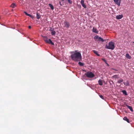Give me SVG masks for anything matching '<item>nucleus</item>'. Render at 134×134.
Returning a JSON list of instances; mask_svg holds the SVG:
<instances>
[{"label": "nucleus", "instance_id": "17", "mask_svg": "<svg viewBox=\"0 0 134 134\" xmlns=\"http://www.w3.org/2000/svg\"><path fill=\"white\" fill-rule=\"evenodd\" d=\"M93 52L94 53L96 54L98 56H100V55L98 54L96 50H93Z\"/></svg>", "mask_w": 134, "mask_h": 134}, {"label": "nucleus", "instance_id": "29", "mask_svg": "<svg viewBox=\"0 0 134 134\" xmlns=\"http://www.w3.org/2000/svg\"><path fill=\"white\" fill-rule=\"evenodd\" d=\"M102 59L105 63L107 62V61L104 59Z\"/></svg>", "mask_w": 134, "mask_h": 134}, {"label": "nucleus", "instance_id": "34", "mask_svg": "<svg viewBox=\"0 0 134 134\" xmlns=\"http://www.w3.org/2000/svg\"><path fill=\"white\" fill-rule=\"evenodd\" d=\"M107 66H109V65L108 63L107 64Z\"/></svg>", "mask_w": 134, "mask_h": 134}, {"label": "nucleus", "instance_id": "10", "mask_svg": "<svg viewBox=\"0 0 134 134\" xmlns=\"http://www.w3.org/2000/svg\"><path fill=\"white\" fill-rule=\"evenodd\" d=\"M123 17L122 15H118L116 16V18L117 19H121Z\"/></svg>", "mask_w": 134, "mask_h": 134}, {"label": "nucleus", "instance_id": "13", "mask_svg": "<svg viewBox=\"0 0 134 134\" xmlns=\"http://www.w3.org/2000/svg\"><path fill=\"white\" fill-rule=\"evenodd\" d=\"M126 57L127 58L130 59H131V56L128 53H127L126 54Z\"/></svg>", "mask_w": 134, "mask_h": 134}, {"label": "nucleus", "instance_id": "18", "mask_svg": "<svg viewBox=\"0 0 134 134\" xmlns=\"http://www.w3.org/2000/svg\"><path fill=\"white\" fill-rule=\"evenodd\" d=\"M44 40L46 42H48V38L46 37H44Z\"/></svg>", "mask_w": 134, "mask_h": 134}, {"label": "nucleus", "instance_id": "5", "mask_svg": "<svg viewBox=\"0 0 134 134\" xmlns=\"http://www.w3.org/2000/svg\"><path fill=\"white\" fill-rule=\"evenodd\" d=\"M64 26L66 28H69L70 26V24L69 22L65 21L64 22Z\"/></svg>", "mask_w": 134, "mask_h": 134}, {"label": "nucleus", "instance_id": "6", "mask_svg": "<svg viewBox=\"0 0 134 134\" xmlns=\"http://www.w3.org/2000/svg\"><path fill=\"white\" fill-rule=\"evenodd\" d=\"M115 3L117 5L120 6L121 2L120 0H113Z\"/></svg>", "mask_w": 134, "mask_h": 134}, {"label": "nucleus", "instance_id": "8", "mask_svg": "<svg viewBox=\"0 0 134 134\" xmlns=\"http://www.w3.org/2000/svg\"><path fill=\"white\" fill-rule=\"evenodd\" d=\"M125 105L127 106V108L129 109L131 111H133V110L132 107L126 104H125Z\"/></svg>", "mask_w": 134, "mask_h": 134}, {"label": "nucleus", "instance_id": "33", "mask_svg": "<svg viewBox=\"0 0 134 134\" xmlns=\"http://www.w3.org/2000/svg\"><path fill=\"white\" fill-rule=\"evenodd\" d=\"M29 29H30L31 28V26H29Z\"/></svg>", "mask_w": 134, "mask_h": 134}, {"label": "nucleus", "instance_id": "16", "mask_svg": "<svg viewBox=\"0 0 134 134\" xmlns=\"http://www.w3.org/2000/svg\"><path fill=\"white\" fill-rule=\"evenodd\" d=\"M49 7H50L51 9L53 10L54 9L53 5L51 4H49Z\"/></svg>", "mask_w": 134, "mask_h": 134}, {"label": "nucleus", "instance_id": "7", "mask_svg": "<svg viewBox=\"0 0 134 134\" xmlns=\"http://www.w3.org/2000/svg\"><path fill=\"white\" fill-rule=\"evenodd\" d=\"M81 3L82 6L84 8H86L87 7L86 5L84 3V0H81Z\"/></svg>", "mask_w": 134, "mask_h": 134}, {"label": "nucleus", "instance_id": "20", "mask_svg": "<svg viewBox=\"0 0 134 134\" xmlns=\"http://www.w3.org/2000/svg\"><path fill=\"white\" fill-rule=\"evenodd\" d=\"M122 92L123 93V94H124L125 95H127L126 92L125 90H124L122 91Z\"/></svg>", "mask_w": 134, "mask_h": 134}, {"label": "nucleus", "instance_id": "31", "mask_svg": "<svg viewBox=\"0 0 134 134\" xmlns=\"http://www.w3.org/2000/svg\"><path fill=\"white\" fill-rule=\"evenodd\" d=\"M111 69L112 70H114L115 71H118V70H116V69H114V68H111Z\"/></svg>", "mask_w": 134, "mask_h": 134}, {"label": "nucleus", "instance_id": "15", "mask_svg": "<svg viewBox=\"0 0 134 134\" xmlns=\"http://www.w3.org/2000/svg\"><path fill=\"white\" fill-rule=\"evenodd\" d=\"M36 17L38 19H39L40 18L41 16L38 13H36Z\"/></svg>", "mask_w": 134, "mask_h": 134}, {"label": "nucleus", "instance_id": "4", "mask_svg": "<svg viewBox=\"0 0 134 134\" xmlns=\"http://www.w3.org/2000/svg\"><path fill=\"white\" fill-rule=\"evenodd\" d=\"M94 38L95 40L97 41L103 42L104 41V40L103 38H102L98 36L97 35L95 36L94 37Z\"/></svg>", "mask_w": 134, "mask_h": 134}, {"label": "nucleus", "instance_id": "27", "mask_svg": "<svg viewBox=\"0 0 134 134\" xmlns=\"http://www.w3.org/2000/svg\"><path fill=\"white\" fill-rule=\"evenodd\" d=\"M28 16H29L32 19H33L34 18V17L33 16H32V15L30 14H28Z\"/></svg>", "mask_w": 134, "mask_h": 134}, {"label": "nucleus", "instance_id": "32", "mask_svg": "<svg viewBox=\"0 0 134 134\" xmlns=\"http://www.w3.org/2000/svg\"><path fill=\"white\" fill-rule=\"evenodd\" d=\"M24 13L26 15L28 16V14H27L26 12H24Z\"/></svg>", "mask_w": 134, "mask_h": 134}, {"label": "nucleus", "instance_id": "30", "mask_svg": "<svg viewBox=\"0 0 134 134\" xmlns=\"http://www.w3.org/2000/svg\"><path fill=\"white\" fill-rule=\"evenodd\" d=\"M54 30L52 28H50V29L49 30V31H51V32H52V31H53Z\"/></svg>", "mask_w": 134, "mask_h": 134}, {"label": "nucleus", "instance_id": "19", "mask_svg": "<svg viewBox=\"0 0 134 134\" xmlns=\"http://www.w3.org/2000/svg\"><path fill=\"white\" fill-rule=\"evenodd\" d=\"M56 32L54 30L53 31H52V32H51V34L52 35H54L55 34Z\"/></svg>", "mask_w": 134, "mask_h": 134}, {"label": "nucleus", "instance_id": "21", "mask_svg": "<svg viewBox=\"0 0 134 134\" xmlns=\"http://www.w3.org/2000/svg\"><path fill=\"white\" fill-rule=\"evenodd\" d=\"M124 85L126 86H128L129 85V83L128 81L126 82H124Z\"/></svg>", "mask_w": 134, "mask_h": 134}, {"label": "nucleus", "instance_id": "37", "mask_svg": "<svg viewBox=\"0 0 134 134\" xmlns=\"http://www.w3.org/2000/svg\"><path fill=\"white\" fill-rule=\"evenodd\" d=\"M133 43H134V42H133Z\"/></svg>", "mask_w": 134, "mask_h": 134}, {"label": "nucleus", "instance_id": "14", "mask_svg": "<svg viewBox=\"0 0 134 134\" xmlns=\"http://www.w3.org/2000/svg\"><path fill=\"white\" fill-rule=\"evenodd\" d=\"M98 84L102 86L103 85V82L101 80H99L98 81Z\"/></svg>", "mask_w": 134, "mask_h": 134}, {"label": "nucleus", "instance_id": "22", "mask_svg": "<svg viewBox=\"0 0 134 134\" xmlns=\"http://www.w3.org/2000/svg\"><path fill=\"white\" fill-rule=\"evenodd\" d=\"M123 80L121 79V80H119L118 81V82L119 83H120L121 82H123Z\"/></svg>", "mask_w": 134, "mask_h": 134}, {"label": "nucleus", "instance_id": "26", "mask_svg": "<svg viewBox=\"0 0 134 134\" xmlns=\"http://www.w3.org/2000/svg\"><path fill=\"white\" fill-rule=\"evenodd\" d=\"M112 77L117 78H118V75H115L112 76Z\"/></svg>", "mask_w": 134, "mask_h": 134}, {"label": "nucleus", "instance_id": "1", "mask_svg": "<svg viewBox=\"0 0 134 134\" xmlns=\"http://www.w3.org/2000/svg\"><path fill=\"white\" fill-rule=\"evenodd\" d=\"M72 59L75 61H79L81 59V54L79 52L75 53L71 55Z\"/></svg>", "mask_w": 134, "mask_h": 134}, {"label": "nucleus", "instance_id": "3", "mask_svg": "<svg viewBox=\"0 0 134 134\" xmlns=\"http://www.w3.org/2000/svg\"><path fill=\"white\" fill-rule=\"evenodd\" d=\"M85 75L87 77L90 78H92L94 76V75L92 72H87L85 73Z\"/></svg>", "mask_w": 134, "mask_h": 134}, {"label": "nucleus", "instance_id": "25", "mask_svg": "<svg viewBox=\"0 0 134 134\" xmlns=\"http://www.w3.org/2000/svg\"><path fill=\"white\" fill-rule=\"evenodd\" d=\"M66 1H67L70 4H72V1L70 0H66Z\"/></svg>", "mask_w": 134, "mask_h": 134}, {"label": "nucleus", "instance_id": "28", "mask_svg": "<svg viewBox=\"0 0 134 134\" xmlns=\"http://www.w3.org/2000/svg\"><path fill=\"white\" fill-rule=\"evenodd\" d=\"M99 96L102 99H104V97L102 95H99Z\"/></svg>", "mask_w": 134, "mask_h": 134}, {"label": "nucleus", "instance_id": "24", "mask_svg": "<svg viewBox=\"0 0 134 134\" xmlns=\"http://www.w3.org/2000/svg\"><path fill=\"white\" fill-rule=\"evenodd\" d=\"M79 64L80 66H83V65H84V64H83V63H81V62H79Z\"/></svg>", "mask_w": 134, "mask_h": 134}, {"label": "nucleus", "instance_id": "12", "mask_svg": "<svg viewBox=\"0 0 134 134\" xmlns=\"http://www.w3.org/2000/svg\"><path fill=\"white\" fill-rule=\"evenodd\" d=\"M124 120L126 121L127 122L129 123V120L126 116H125L123 118Z\"/></svg>", "mask_w": 134, "mask_h": 134}, {"label": "nucleus", "instance_id": "9", "mask_svg": "<svg viewBox=\"0 0 134 134\" xmlns=\"http://www.w3.org/2000/svg\"><path fill=\"white\" fill-rule=\"evenodd\" d=\"M46 43L48 44H51L52 45H54V43L52 42V41L50 39H49L48 40V42H47Z\"/></svg>", "mask_w": 134, "mask_h": 134}, {"label": "nucleus", "instance_id": "2", "mask_svg": "<svg viewBox=\"0 0 134 134\" xmlns=\"http://www.w3.org/2000/svg\"><path fill=\"white\" fill-rule=\"evenodd\" d=\"M114 43L112 42H109V45L107 46V45H106L105 48L108 49H113L115 48Z\"/></svg>", "mask_w": 134, "mask_h": 134}, {"label": "nucleus", "instance_id": "11", "mask_svg": "<svg viewBox=\"0 0 134 134\" xmlns=\"http://www.w3.org/2000/svg\"><path fill=\"white\" fill-rule=\"evenodd\" d=\"M93 32L97 33H98V31L97 30V29L94 27H93Z\"/></svg>", "mask_w": 134, "mask_h": 134}, {"label": "nucleus", "instance_id": "23", "mask_svg": "<svg viewBox=\"0 0 134 134\" xmlns=\"http://www.w3.org/2000/svg\"><path fill=\"white\" fill-rule=\"evenodd\" d=\"M16 5L14 3H12L11 5V7L13 8H14L15 6Z\"/></svg>", "mask_w": 134, "mask_h": 134}, {"label": "nucleus", "instance_id": "35", "mask_svg": "<svg viewBox=\"0 0 134 134\" xmlns=\"http://www.w3.org/2000/svg\"><path fill=\"white\" fill-rule=\"evenodd\" d=\"M105 63L107 64H108V63H107V62H106Z\"/></svg>", "mask_w": 134, "mask_h": 134}, {"label": "nucleus", "instance_id": "36", "mask_svg": "<svg viewBox=\"0 0 134 134\" xmlns=\"http://www.w3.org/2000/svg\"><path fill=\"white\" fill-rule=\"evenodd\" d=\"M62 1H64V0H62Z\"/></svg>", "mask_w": 134, "mask_h": 134}]
</instances>
